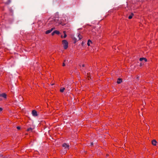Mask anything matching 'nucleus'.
<instances>
[{
    "label": "nucleus",
    "instance_id": "9d476101",
    "mask_svg": "<svg viewBox=\"0 0 158 158\" xmlns=\"http://www.w3.org/2000/svg\"><path fill=\"white\" fill-rule=\"evenodd\" d=\"M133 15H134L133 14V13H132L131 15H130L128 16V19H132Z\"/></svg>",
    "mask_w": 158,
    "mask_h": 158
},
{
    "label": "nucleus",
    "instance_id": "b1692460",
    "mask_svg": "<svg viewBox=\"0 0 158 158\" xmlns=\"http://www.w3.org/2000/svg\"><path fill=\"white\" fill-rule=\"evenodd\" d=\"M64 24H62V26H63V25H64Z\"/></svg>",
    "mask_w": 158,
    "mask_h": 158
},
{
    "label": "nucleus",
    "instance_id": "4468645a",
    "mask_svg": "<svg viewBox=\"0 0 158 158\" xmlns=\"http://www.w3.org/2000/svg\"><path fill=\"white\" fill-rule=\"evenodd\" d=\"M64 89H65V88H63L62 89H60V92L62 93L64 91Z\"/></svg>",
    "mask_w": 158,
    "mask_h": 158
},
{
    "label": "nucleus",
    "instance_id": "6e6552de",
    "mask_svg": "<svg viewBox=\"0 0 158 158\" xmlns=\"http://www.w3.org/2000/svg\"><path fill=\"white\" fill-rule=\"evenodd\" d=\"M122 82V80L121 78H119L118 79L117 83L118 84H120Z\"/></svg>",
    "mask_w": 158,
    "mask_h": 158
},
{
    "label": "nucleus",
    "instance_id": "f8f14e48",
    "mask_svg": "<svg viewBox=\"0 0 158 158\" xmlns=\"http://www.w3.org/2000/svg\"><path fill=\"white\" fill-rule=\"evenodd\" d=\"M54 33H55V34L57 35H59L60 33V31L57 30H55L54 31Z\"/></svg>",
    "mask_w": 158,
    "mask_h": 158
},
{
    "label": "nucleus",
    "instance_id": "dca6fc26",
    "mask_svg": "<svg viewBox=\"0 0 158 158\" xmlns=\"http://www.w3.org/2000/svg\"><path fill=\"white\" fill-rule=\"evenodd\" d=\"M90 75V73H88L87 76L88 77H89V76Z\"/></svg>",
    "mask_w": 158,
    "mask_h": 158
},
{
    "label": "nucleus",
    "instance_id": "0eeeda50",
    "mask_svg": "<svg viewBox=\"0 0 158 158\" xmlns=\"http://www.w3.org/2000/svg\"><path fill=\"white\" fill-rule=\"evenodd\" d=\"M144 60L145 62H147V60L146 58L142 57L139 58V60L140 61H142L143 60Z\"/></svg>",
    "mask_w": 158,
    "mask_h": 158
},
{
    "label": "nucleus",
    "instance_id": "39448f33",
    "mask_svg": "<svg viewBox=\"0 0 158 158\" xmlns=\"http://www.w3.org/2000/svg\"><path fill=\"white\" fill-rule=\"evenodd\" d=\"M0 97H2L5 98H6L7 95L5 93L0 94Z\"/></svg>",
    "mask_w": 158,
    "mask_h": 158
},
{
    "label": "nucleus",
    "instance_id": "aec40b11",
    "mask_svg": "<svg viewBox=\"0 0 158 158\" xmlns=\"http://www.w3.org/2000/svg\"><path fill=\"white\" fill-rule=\"evenodd\" d=\"M65 64L64 63H63L62 66H65Z\"/></svg>",
    "mask_w": 158,
    "mask_h": 158
},
{
    "label": "nucleus",
    "instance_id": "20e7f679",
    "mask_svg": "<svg viewBox=\"0 0 158 158\" xmlns=\"http://www.w3.org/2000/svg\"><path fill=\"white\" fill-rule=\"evenodd\" d=\"M55 29L54 28H52L51 29L45 31V34H48L51 33L52 30Z\"/></svg>",
    "mask_w": 158,
    "mask_h": 158
},
{
    "label": "nucleus",
    "instance_id": "ddd939ff",
    "mask_svg": "<svg viewBox=\"0 0 158 158\" xmlns=\"http://www.w3.org/2000/svg\"><path fill=\"white\" fill-rule=\"evenodd\" d=\"M78 37H79V40H81L82 38V36L80 34L78 35Z\"/></svg>",
    "mask_w": 158,
    "mask_h": 158
},
{
    "label": "nucleus",
    "instance_id": "a211bd4d",
    "mask_svg": "<svg viewBox=\"0 0 158 158\" xmlns=\"http://www.w3.org/2000/svg\"><path fill=\"white\" fill-rule=\"evenodd\" d=\"M55 34V33H54V31L53 32H52V35H54V34Z\"/></svg>",
    "mask_w": 158,
    "mask_h": 158
},
{
    "label": "nucleus",
    "instance_id": "6ab92c4d",
    "mask_svg": "<svg viewBox=\"0 0 158 158\" xmlns=\"http://www.w3.org/2000/svg\"><path fill=\"white\" fill-rule=\"evenodd\" d=\"M2 108L1 107H0V112L2 110Z\"/></svg>",
    "mask_w": 158,
    "mask_h": 158
},
{
    "label": "nucleus",
    "instance_id": "7ed1b4c3",
    "mask_svg": "<svg viewBox=\"0 0 158 158\" xmlns=\"http://www.w3.org/2000/svg\"><path fill=\"white\" fill-rule=\"evenodd\" d=\"M32 114L33 116L36 117L38 116L37 111L35 110H33L32 111Z\"/></svg>",
    "mask_w": 158,
    "mask_h": 158
},
{
    "label": "nucleus",
    "instance_id": "412c9836",
    "mask_svg": "<svg viewBox=\"0 0 158 158\" xmlns=\"http://www.w3.org/2000/svg\"><path fill=\"white\" fill-rule=\"evenodd\" d=\"M82 67H85V64H83L82 65Z\"/></svg>",
    "mask_w": 158,
    "mask_h": 158
},
{
    "label": "nucleus",
    "instance_id": "f257e3e1",
    "mask_svg": "<svg viewBox=\"0 0 158 158\" xmlns=\"http://www.w3.org/2000/svg\"><path fill=\"white\" fill-rule=\"evenodd\" d=\"M62 43L63 45L64 48L65 49H67L68 48V43L66 40H63L62 41Z\"/></svg>",
    "mask_w": 158,
    "mask_h": 158
},
{
    "label": "nucleus",
    "instance_id": "1a4fd4ad",
    "mask_svg": "<svg viewBox=\"0 0 158 158\" xmlns=\"http://www.w3.org/2000/svg\"><path fill=\"white\" fill-rule=\"evenodd\" d=\"M92 42L90 40H89L88 41V42L87 43V45L88 46H89L90 45V43H92Z\"/></svg>",
    "mask_w": 158,
    "mask_h": 158
},
{
    "label": "nucleus",
    "instance_id": "9b49d317",
    "mask_svg": "<svg viewBox=\"0 0 158 158\" xmlns=\"http://www.w3.org/2000/svg\"><path fill=\"white\" fill-rule=\"evenodd\" d=\"M32 131V129L31 128H29L27 129L26 131L27 132H28L29 131Z\"/></svg>",
    "mask_w": 158,
    "mask_h": 158
},
{
    "label": "nucleus",
    "instance_id": "423d86ee",
    "mask_svg": "<svg viewBox=\"0 0 158 158\" xmlns=\"http://www.w3.org/2000/svg\"><path fill=\"white\" fill-rule=\"evenodd\" d=\"M157 142L155 139H153L152 141V145L154 146H156V145Z\"/></svg>",
    "mask_w": 158,
    "mask_h": 158
},
{
    "label": "nucleus",
    "instance_id": "f3484780",
    "mask_svg": "<svg viewBox=\"0 0 158 158\" xmlns=\"http://www.w3.org/2000/svg\"><path fill=\"white\" fill-rule=\"evenodd\" d=\"M17 128L18 130H20V127L19 126H18L17 127Z\"/></svg>",
    "mask_w": 158,
    "mask_h": 158
},
{
    "label": "nucleus",
    "instance_id": "2eb2a0df",
    "mask_svg": "<svg viewBox=\"0 0 158 158\" xmlns=\"http://www.w3.org/2000/svg\"><path fill=\"white\" fill-rule=\"evenodd\" d=\"M63 33H64V38H65L66 37L67 35L66 34L65 31H63Z\"/></svg>",
    "mask_w": 158,
    "mask_h": 158
},
{
    "label": "nucleus",
    "instance_id": "f03ea898",
    "mask_svg": "<svg viewBox=\"0 0 158 158\" xmlns=\"http://www.w3.org/2000/svg\"><path fill=\"white\" fill-rule=\"evenodd\" d=\"M62 147L64 148L66 150H69V144H68L66 143H64L62 145Z\"/></svg>",
    "mask_w": 158,
    "mask_h": 158
},
{
    "label": "nucleus",
    "instance_id": "5701e85b",
    "mask_svg": "<svg viewBox=\"0 0 158 158\" xmlns=\"http://www.w3.org/2000/svg\"><path fill=\"white\" fill-rule=\"evenodd\" d=\"M140 66L142 65V64L141 63L140 64Z\"/></svg>",
    "mask_w": 158,
    "mask_h": 158
},
{
    "label": "nucleus",
    "instance_id": "4be33fe9",
    "mask_svg": "<svg viewBox=\"0 0 158 158\" xmlns=\"http://www.w3.org/2000/svg\"><path fill=\"white\" fill-rule=\"evenodd\" d=\"M108 156V154H106V156Z\"/></svg>",
    "mask_w": 158,
    "mask_h": 158
}]
</instances>
